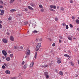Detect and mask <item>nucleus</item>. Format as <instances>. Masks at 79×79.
Listing matches in <instances>:
<instances>
[{
    "instance_id": "obj_1",
    "label": "nucleus",
    "mask_w": 79,
    "mask_h": 79,
    "mask_svg": "<svg viewBox=\"0 0 79 79\" xmlns=\"http://www.w3.org/2000/svg\"><path fill=\"white\" fill-rule=\"evenodd\" d=\"M31 54V52H30V50H29V49H27V52L26 56H25V58L26 59L27 58H28L29 57V55H30Z\"/></svg>"
},
{
    "instance_id": "obj_2",
    "label": "nucleus",
    "mask_w": 79,
    "mask_h": 79,
    "mask_svg": "<svg viewBox=\"0 0 79 79\" xmlns=\"http://www.w3.org/2000/svg\"><path fill=\"white\" fill-rule=\"evenodd\" d=\"M2 53L3 55H4L5 57H6V55H7V53L6 52L5 50H3L2 51Z\"/></svg>"
},
{
    "instance_id": "obj_3",
    "label": "nucleus",
    "mask_w": 79,
    "mask_h": 79,
    "mask_svg": "<svg viewBox=\"0 0 79 79\" xmlns=\"http://www.w3.org/2000/svg\"><path fill=\"white\" fill-rule=\"evenodd\" d=\"M41 43H39L36 46L37 48H40V47H41Z\"/></svg>"
},
{
    "instance_id": "obj_4",
    "label": "nucleus",
    "mask_w": 79,
    "mask_h": 79,
    "mask_svg": "<svg viewBox=\"0 0 79 79\" xmlns=\"http://www.w3.org/2000/svg\"><path fill=\"white\" fill-rule=\"evenodd\" d=\"M51 8H53L54 9H56V6L55 5H51L50 6Z\"/></svg>"
},
{
    "instance_id": "obj_5",
    "label": "nucleus",
    "mask_w": 79,
    "mask_h": 79,
    "mask_svg": "<svg viewBox=\"0 0 79 79\" xmlns=\"http://www.w3.org/2000/svg\"><path fill=\"white\" fill-rule=\"evenodd\" d=\"M33 65H34V62L32 61L31 63V64L30 65V67L32 68L33 66Z\"/></svg>"
},
{
    "instance_id": "obj_6",
    "label": "nucleus",
    "mask_w": 79,
    "mask_h": 79,
    "mask_svg": "<svg viewBox=\"0 0 79 79\" xmlns=\"http://www.w3.org/2000/svg\"><path fill=\"white\" fill-rule=\"evenodd\" d=\"M5 73L7 74H10V71L9 70H6L5 71Z\"/></svg>"
},
{
    "instance_id": "obj_7",
    "label": "nucleus",
    "mask_w": 79,
    "mask_h": 79,
    "mask_svg": "<svg viewBox=\"0 0 79 79\" xmlns=\"http://www.w3.org/2000/svg\"><path fill=\"white\" fill-rule=\"evenodd\" d=\"M2 42H3L4 43H7L8 41L6 39H2Z\"/></svg>"
},
{
    "instance_id": "obj_8",
    "label": "nucleus",
    "mask_w": 79,
    "mask_h": 79,
    "mask_svg": "<svg viewBox=\"0 0 79 79\" xmlns=\"http://www.w3.org/2000/svg\"><path fill=\"white\" fill-rule=\"evenodd\" d=\"M10 39L12 41H14V38H13V37L12 36H11L10 37Z\"/></svg>"
},
{
    "instance_id": "obj_9",
    "label": "nucleus",
    "mask_w": 79,
    "mask_h": 79,
    "mask_svg": "<svg viewBox=\"0 0 79 79\" xmlns=\"http://www.w3.org/2000/svg\"><path fill=\"white\" fill-rule=\"evenodd\" d=\"M38 32V31L36 30H34L32 31V33L31 34L32 35V34L33 33H37Z\"/></svg>"
},
{
    "instance_id": "obj_10",
    "label": "nucleus",
    "mask_w": 79,
    "mask_h": 79,
    "mask_svg": "<svg viewBox=\"0 0 79 79\" xmlns=\"http://www.w3.org/2000/svg\"><path fill=\"white\" fill-rule=\"evenodd\" d=\"M4 14V10H2L1 12V16L3 15Z\"/></svg>"
},
{
    "instance_id": "obj_11",
    "label": "nucleus",
    "mask_w": 79,
    "mask_h": 79,
    "mask_svg": "<svg viewBox=\"0 0 79 79\" xmlns=\"http://www.w3.org/2000/svg\"><path fill=\"white\" fill-rule=\"evenodd\" d=\"M30 5H31V6H33V7H34V6H35V4H34V3H30Z\"/></svg>"
},
{
    "instance_id": "obj_12",
    "label": "nucleus",
    "mask_w": 79,
    "mask_h": 79,
    "mask_svg": "<svg viewBox=\"0 0 79 79\" xmlns=\"http://www.w3.org/2000/svg\"><path fill=\"white\" fill-rule=\"evenodd\" d=\"M64 56H67V57H68L69 58H71V56H69V55L68 54H64Z\"/></svg>"
},
{
    "instance_id": "obj_13",
    "label": "nucleus",
    "mask_w": 79,
    "mask_h": 79,
    "mask_svg": "<svg viewBox=\"0 0 79 79\" xmlns=\"http://www.w3.org/2000/svg\"><path fill=\"white\" fill-rule=\"evenodd\" d=\"M27 67V64H25L23 66L24 69H26Z\"/></svg>"
},
{
    "instance_id": "obj_14",
    "label": "nucleus",
    "mask_w": 79,
    "mask_h": 79,
    "mask_svg": "<svg viewBox=\"0 0 79 79\" xmlns=\"http://www.w3.org/2000/svg\"><path fill=\"white\" fill-rule=\"evenodd\" d=\"M59 74H60V75H61V76H63V72H62V71H60L59 72Z\"/></svg>"
},
{
    "instance_id": "obj_15",
    "label": "nucleus",
    "mask_w": 79,
    "mask_h": 79,
    "mask_svg": "<svg viewBox=\"0 0 79 79\" xmlns=\"http://www.w3.org/2000/svg\"><path fill=\"white\" fill-rule=\"evenodd\" d=\"M6 60L7 61H10V57H7L6 58Z\"/></svg>"
},
{
    "instance_id": "obj_16",
    "label": "nucleus",
    "mask_w": 79,
    "mask_h": 79,
    "mask_svg": "<svg viewBox=\"0 0 79 79\" xmlns=\"http://www.w3.org/2000/svg\"><path fill=\"white\" fill-rule=\"evenodd\" d=\"M11 12H14V11H16V10L15 9H12L10 10Z\"/></svg>"
},
{
    "instance_id": "obj_17",
    "label": "nucleus",
    "mask_w": 79,
    "mask_h": 79,
    "mask_svg": "<svg viewBox=\"0 0 79 79\" xmlns=\"http://www.w3.org/2000/svg\"><path fill=\"white\" fill-rule=\"evenodd\" d=\"M18 48H19V47L16 46H14V49H17Z\"/></svg>"
},
{
    "instance_id": "obj_18",
    "label": "nucleus",
    "mask_w": 79,
    "mask_h": 79,
    "mask_svg": "<svg viewBox=\"0 0 79 79\" xmlns=\"http://www.w3.org/2000/svg\"><path fill=\"white\" fill-rule=\"evenodd\" d=\"M68 38L69 40H72V38L70 36H69Z\"/></svg>"
},
{
    "instance_id": "obj_19",
    "label": "nucleus",
    "mask_w": 79,
    "mask_h": 79,
    "mask_svg": "<svg viewBox=\"0 0 79 79\" xmlns=\"http://www.w3.org/2000/svg\"><path fill=\"white\" fill-rule=\"evenodd\" d=\"M28 8L29 9H30V10H33V8H32L31 7L29 6H28Z\"/></svg>"
},
{
    "instance_id": "obj_20",
    "label": "nucleus",
    "mask_w": 79,
    "mask_h": 79,
    "mask_svg": "<svg viewBox=\"0 0 79 79\" xmlns=\"http://www.w3.org/2000/svg\"><path fill=\"white\" fill-rule=\"evenodd\" d=\"M45 76L46 79H48V78H49V76L48 74L45 75Z\"/></svg>"
},
{
    "instance_id": "obj_21",
    "label": "nucleus",
    "mask_w": 79,
    "mask_h": 79,
    "mask_svg": "<svg viewBox=\"0 0 79 79\" xmlns=\"http://www.w3.org/2000/svg\"><path fill=\"white\" fill-rule=\"evenodd\" d=\"M60 10H62V11H64V9L63 7H60Z\"/></svg>"
},
{
    "instance_id": "obj_22",
    "label": "nucleus",
    "mask_w": 79,
    "mask_h": 79,
    "mask_svg": "<svg viewBox=\"0 0 79 79\" xmlns=\"http://www.w3.org/2000/svg\"><path fill=\"white\" fill-rule=\"evenodd\" d=\"M49 10H50V11H55L53 9H52V8H50Z\"/></svg>"
},
{
    "instance_id": "obj_23",
    "label": "nucleus",
    "mask_w": 79,
    "mask_h": 79,
    "mask_svg": "<svg viewBox=\"0 0 79 79\" xmlns=\"http://www.w3.org/2000/svg\"><path fill=\"white\" fill-rule=\"evenodd\" d=\"M61 63V60H57V63H58V64H60V63Z\"/></svg>"
},
{
    "instance_id": "obj_24",
    "label": "nucleus",
    "mask_w": 79,
    "mask_h": 79,
    "mask_svg": "<svg viewBox=\"0 0 79 79\" xmlns=\"http://www.w3.org/2000/svg\"><path fill=\"white\" fill-rule=\"evenodd\" d=\"M44 74L45 76L47 75L48 74V72H45Z\"/></svg>"
},
{
    "instance_id": "obj_25",
    "label": "nucleus",
    "mask_w": 79,
    "mask_h": 79,
    "mask_svg": "<svg viewBox=\"0 0 79 79\" xmlns=\"http://www.w3.org/2000/svg\"><path fill=\"white\" fill-rule=\"evenodd\" d=\"M37 52H35V58H36L37 56Z\"/></svg>"
},
{
    "instance_id": "obj_26",
    "label": "nucleus",
    "mask_w": 79,
    "mask_h": 79,
    "mask_svg": "<svg viewBox=\"0 0 79 79\" xmlns=\"http://www.w3.org/2000/svg\"><path fill=\"white\" fill-rule=\"evenodd\" d=\"M62 25L63 26L65 27L66 26V24L65 23H62Z\"/></svg>"
},
{
    "instance_id": "obj_27",
    "label": "nucleus",
    "mask_w": 79,
    "mask_h": 79,
    "mask_svg": "<svg viewBox=\"0 0 79 79\" xmlns=\"http://www.w3.org/2000/svg\"><path fill=\"white\" fill-rule=\"evenodd\" d=\"M76 23H77V24H79V19H77L76 20Z\"/></svg>"
},
{
    "instance_id": "obj_28",
    "label": "nucleus",
    "mask_w": 79,
    "mask_h": 79,
    "mask_svg": "<svg viewBox=\"0 0 79 79\" xmlns=\"http://www.w3.org/2000/svg\"><path fill=\"white\" fill-rule=\"evenodd\" d=\"M0 4L1 5L3 4V2L2 1V0H0Z\"/></svg>"
},
{
    "instance_id": "obj_29",
    "label": "nucleus",
    "mask_w": 79,
    "mask_h": 79,
    "mask_svg": "<svg viewBox=\"0 0 79 79\" xmlns=\"http://www.w3.org/2000/svg\"><path fill=\"white\" fill-rule=\"evenodd\" d=\"M10 58H13V54H11L10 55Z\"/></svg>"
},
{
    "instance_id": "obj_30",
    "label": "nucleus",
    "mask_w": 79,
    "mask_h": 79,
    "mask_svg": "<svg viewBox=\"0 0 79 79\" xmlns=\"http://www.w3.org/2000/svg\"><path fill=\"white\" fill-rule=\"evenodd\" d=\"M41 11V12H44V8H42V9H41V10H40Z\"/></svg>"
},
{
    "instance_id": "obj_31",
    "label": "nucleus",
    "mask_w": 79,
    "mask_h": 79,
    "mask_svg": "<svg viewBox=\"0 0 79 79\" xmlns=\"http://www.w3.org/2000/svg\"><path fill=\"white\" fill-rule=\"evenodd\" d=\"M14 1H15V0H11L10 2V3H13V2H14Z\"/></svg>"
},
{
    "instance_id": "obj_32",
    "label": "nucleus",
    "mask_w": 79,
    "mask_h": 79,
    "mask_svg": "<svg viewBox=\"0 0 79 79\" xmlns=\"http://www.w3.org/2000/svg\"><path fill=\"white\" fill-rule=\"evenodd\" d=\"M39 48H37L35 49V51H36V52H37L38 51H39Z\"/></svg>"
},
{
    "instance_id": "obj_33",
    "label": "nucleus",
    "mask_w": 79,
    "mask_h": 79,
    "mask_svg": "<svg viewBox=\"0 0 79 79\" xmlns=\"http://www.w3.org/2000/svg\"><path fill=\"white\" fill-rule=\"evenodd\" d=\"M4 66H6V67H7L8 66V64H4Z\"/></svg>"
},
{
    "instance_id": "obj_34",
    "label": "nucleus",
    "mask_w": 79,
    "mask_h": 79,
    "mask_svg": "<svg viewBox=\"0 0 79 79\" xmlns=\"http://www.w3.org/2000/svg\"><path fill=\"white\" fill-rule=\"evenodd\" d=\"M22 11H27V9L25 8Z\"/></svg>"
},
{
    "instance_id": "obj_35",
    "label": "nucleus",
    "mask_w": 79,
    "mask_h": 79,
    "mask_svg": "<svg viewBox=\"0 0 79 79\" xmlns=\"http://www.w3.org/2000/svg\"><path fill=\"white\" fill-rule=\"evenodd\" d=\"M69 28V27H68V25H67L66 27V29H68Z\"/></svg>"
},
{
    "instance_id": "obj_36",
    "label": "nucleus",
    "mask_w": 79,
    "mask_h": 79,
    "mask_svg": "<svg viewBox=\"0 0 79 79\" xmlns=\"http://www.w3.org/2000/svg\"><path fill=\"white\" fill-rule=\"evenodd\" d=\"M55 19V21H58V18H56Z\"/></svg>"
},
{
    "instance_id": "obj_37",
    "label": "nucleus",
    "mask_w": 79,
    "mask_h": 79,
    "mask_svg": "<svg viewBox=\"0 0 79 79\" xmlns=\"http://www.w3.org/2000/svg\"><path fill=\"white\" fill-rule=\"evenodd\" d=\"M70 0V2L71 3H73V1L72 0Z\"/></svg>"
},
{
    "instance_id": "obj_38",
    "label": "nucleus",
    "mask_w": 79,
    "mask_h": 79,
    "mask_svg": "<svg viewBox=\"0 0 79 79\" xmlns=\"http://www.w3.org/2000/svg\"><path fill=\"white\" fill-rule=\"evenodd\" d=\"M2 69H5V66L4 65H2Z\"/></svg>"
},
{
    "instance_id": "obj_39",
    "label": "nucleus",
    "mask_w": 79,
    "mask_h": 79,
    "mask_svg": "<svg viewBox=\"0 0 79 79\" xmlns=\"http://www.w3.org/2000/svg\"><path fill=\"white\" fill-rule=\"evenodd\" d=\"M70 27L72 28V27H73V26L71 24H70Z\"/></svg>"
},
{
    "instance_id": "obj_40",
    "label": "nucleus",
    "mask_w": 79,
    "mask_h": 79,
    "mask_svg": "<svg viewBox=\"0 0 79 79\" xmlns=\"http://www.w3.org/2000/svg\"><path fill=\"white\" fill-rule=\"evenodd\" d=\"M39 7L40 8H42L43 7H42V6L41 5H39Z\"/></svg>"
},
{
    "instance_id": "obj_41",
    "label": "nucleus",
    "mask_w": 79,
    "mask_h": 79,
    "mask_svg": "<svg viewBox=\"0 0 79 79\" xmlns=\"http://www.w3.org/2000/svg\"><path fill=\"white\" fill-rule=\"evenodd\" d=\"M27 23H28L27 22H24V24L25 25H26L27 24Z\"/></svg>"
},
{
    "instance_id": "obj_42",
    "label": "nucleus",
    "mask_w": 79,
    "mask_h": 79,
    "mask_svg": "<svg viewBox=\"0 0 79 79\" xmlns=\"http://www.w3.org/2000/svg\"><path fill=\"white\" fill-rule=\"evenodd\" d=\"M8 20H9V21H10V20H11V17H9L8 18Z\"/></svg>"
},
{
    "instance_id": "obj_43",
    "label": "nucleus",
    "mask_w": 79,
    "mask_h": 79,
    "mask_svg": "<svg viewBox=\"0 0 79 79\" xmlns=\"http://www.w3.org/2000/svg\"><path fill=\"white\" fill-rule=\"evenodd\" d=\"M42 40V38H40L39 40V41H40V42H41Z\"/></svg>"
},
{
    "instance_id": "obj_44",
    "label": "nucleus",
    "mask_w": 79,
    "mask_h": 79,
    "mask_svg": "<svg viewBox=\"0 0 79 79\" xmlns=\"http://www.w3.org/2000/svg\"><path fill=\"white\" fill-rule=\"evenodd\" d=\"M2 25H1V24H0V29H2Z\"/></svg>"
},
{
    "instance_id": "obj_45",
    "label": "nucleus",
    "mask_w": 79,
    "mask_h": 79,
    "mask_svg": "<svg viewBox=\"0 0 79 79\" xmlns=\"http://www.w3.org/2000/svg\"><path fill=\"white\" fill-rule=\"evenodd\" d=\"M71 64L72 66H74V64L72 62H71Z\"/></svg>"
},
{
    "instance_id": "obj_46",
    "label": "nucleus",
    "mask_w": 79,
    "mask_h": 79,
    "mask_svg": "<svg viewBox=\"0 0 79 79\" xmlns=\"http://www.w3.org/2000/svg\"><path fill=\"white\" fill-rule=\"evenodd\" d=\"M38 40H39V38H37L36 40V42H37V41H38Z\"/></svg>"
},
{
    "instance_id": "obj_47",
    "label": "nucleus",
    "mask_w": 79,
    "mask_h": 79,
    "mask_svg": "<svg viewBox=\"0 0 79 79\" xmlns=\"http://www.w3.org/2000/svg\"><path fill=\"white\" fill-rule=\"evenodd\" d=\"M34 24H32V25H31V24H29V26H34Z\"/></svg>"
},
{
    "instance_id": "obj_48",
    "label": "nucleus",
    "mask_w": 79,
    "mask_h": 79,
    "mask_svg": "<svg viewBox=\"0 0 79 79\" xmlns=\"http://www.w3.org/2000/svg\"><path fill=\"white\" fill-rule=\"evenodd\" d=\"M27 35H31V34H29V33H27Z\"/></svg>"
},
{
    "instance_id": "obj_49",
    "label": "nucleus",
    "mask_w": 79,
    "mask_h": 79,
    "mask_svg": "<svg viewBox=\"0 0 79 79\" xmlns=\"http://www.w3.org/2000/svg\"><path fill=\"white\" fill-rule=\"evenodd\" d=\"M59 37H60V39H63V37H62V36H60Z\"/></svg>"
},
{
    "instance_id": "obj_50",
    "label": "nucleus",
    "mask_w": 79,
    "mask_h": 79,
    "mask_svg": "<svg viewBox=\"0 0 79 79\" xmlns=\"http://www.w3.org/2000/svg\"><path fill=\"white\" fill-rule=\"evenodd\" d=\"M11 79H16V77H13V78H11Z\"/></svg>"
},
{
    "instance_id": "obj_51",
    "label": "nucleus",
    "mask_w": 79,
    "mask_h": 79,
    "mask_svg": "<svg viewBox=\"0 0 79 79\" xmlns=\"http://www.w3.org/2000/svg\"><path fill=\"white\" fill-rule=\"evenodd\" d=\"M72 18L73 19H75V17H74V16H72Z\"/></svg>"
},
{
    "instance_id": "obj_52",
    "label": "nucleus",
    "mask_w": 79,
    "mask_h": 79,
    "mask_svg": "<svg viewBox=\"0 0 79 79\" xmlns=\"http://www.w3.org/2000/svg\"><path fill=\"white\" fill-rule=\"evenodd\" d=\"M53 47H55V44L54 43L52 44Z\"/></svg>"
},
{
    "instance_id": "obj_53",
    "label": "nucleus",
    "mask_w": 79,
    "mask_h": 79,
    "mask_svg": "<svg viewBox=\"0 0 79 79\" xmlns=\"http://www.w3.org/2000/svg\"><path fill=\"white\" fill-rule=\"evenodd\" d=\"M21 49H22V50H23V46H21L20 47Z\"/></svg>"
},
{
    "instance_id": "obj_54",
    "label": "nucleus",
    "mask_w": 79,
    "mask_h": 79,
    "mask_svg": "<svg viewBox=\"0 0 79 79\" xmlns=\"http://www.w3.org/2000/svg\"><path fill=\"white\" fill-rule=\"evenodd\" d=\"M59 43H61V40H59Z\"/></svg>"
},
{
    "instance_id": "obj_55",
    "label": "nucleus",
    "mask_w": 79,
    "mask_h": 79,
    "mask_svg": "<svg viewBox=\"0 0 79 79\" xmlns=\"http://www.w3.org/2000/svg\"><path fill=\"white\" fill-rule=\"evenodd\" d=\"M48 65H44V68H46V67H48Z\"/></svg>"
},
{
    "instance_id": "obj_56",
    "label": "nucleus",
    "mask_w": 79,
    "mask_h": 79,
    "mask_svg": "<svg viewBox=\"0 0 79 79\" xmlns=\"http://www.w3.org/2000/svg\"><path fill=\"white\" fill-rule=\"evenodd\" d=\"M0 8H3V6H0Z\"/></svg>"
},
{
    "instance_id": "obj_57",
    "label": "nucleus",
    "mask_w": 79,
    "mask_h": 79,
    "mask_svg": "<svg viewBox=\"0 0 79 79\" xmlns=\"http://www.w3.org/2000/svg\"><path fill=\"white\" fill-rule=\"evenodd\" d=\"M8 53H11V51H8Z\"/></svg>"
},
{
    "instance_id": "obj_58",
    "label": "nucleus",
    "mask_w": 79,
    "mask_h": 79,
    "mask_svg": "<svg viewBox=\"0 0 79 79\" xmlns=\"http://www.w3.org/2000/svg\"><path fill=\"white\" fill-rule=\"evenodd\" d=\"M42 68H45V65H42L41 66Z\"/></svg>"
},
{
    "instance_id": "obj_59",
    "label": "nucleus",
    "mask_w": 79,
    "mask_h": 79,
    "mask_svg": "<svg viewBox=\"0 0 79 79\" xmlns=\"http://www.w3.org/2000/svg\"><path fill=\"white\" fill-rule=\"evenodd\" d=\"M24 62L23 61V62L22 63V64H24Z\"/></svg>"
},
{
    "instance_id": "obj_60",
    "label": "nucleus",
    "mask_w": 79,
    "mask_h": 79,
    "mask_svg": "<svg viewBox=\"0 0 79 79\" xmlns=\"http://www.w3.org/2000/svg\"><path fill=\"white\" fill-rule=\"evenodd\" d=\"M19 76L21 77L22 76V75H21V73H20L19 74Z\"/></svg>"
},
{
    "instance_id": "obj_61",
    "label": "nucleus",
    "mask_w": 79,
    "mask_h": 79,
    "mask_svg": "<svg viewBox=\"0 0 79 79\" xmlns=\"http://www.w3.org/2000/svg\"><path fill=\"white\" fill-rule=\"evenodd\" d=\"M48 40H50V41H52V39H50V38H48Z\"/></svg>"
},
{
    "instance_id": "obj_62",
    "label": "nucleus",
    "mask_w": 79,
    "mask_h": 79,
    "mask_svg": "<svg viewBox=\"0 0 79 79\" xmlns=\"http://www.w3.org/2000/svg\"><path fill=\"white\" fill-rule=\"evenodd\" d=\"M68 53H71V52L69 50L68 51Z\"/></svg>"
},
{
    "instance_id": "obj_63",
    "label": "nucleus",
    "mask_w": 79,
    "mask_h": 79,
    "mask_svg": "<svg viewBox=\"0 0 79 79\" xmlns=\"http://www.w3.org/2000/svg\"><path fill=\"white\" fill-rule=\"evenodd\" d=\"M77 30L78 31H79V28H77Z\"/></svg>"
},
{
    "instance_id": "obj_64",
    "label": "nucleus",
    "mask_w": 79,
    "mask_h": 79,
    "mask_svg": "<svg viewBox=\"0 0 79 79\" xmlns=\"http://www.w3.org/2000/svg\"><path fill=\"white\" fill-rule=\"evenodd\" d=\"M6 34L7 35H9V33L8 32Z\"/></svg>"
}]
</instances>
